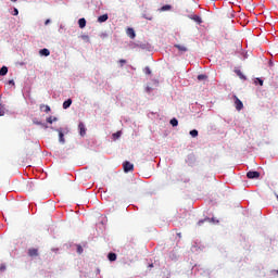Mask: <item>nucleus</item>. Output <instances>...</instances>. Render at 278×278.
Returning <instances> with one entry per match:
<instances>
[{
  "label": "nucleus",
  "mask_w": 278,
  "mask_h": 278,
  "mask_svg": "<svg viewBox=\"0 0 278 278\" xmlns=\"http://www.w3.org/2000/svg\"><path fill=\"white\" fill-rule=\"evenodd\" d=\"M233 100H235V108L238 112H240V110H243L244 104L240 101V99L238 98V96H233Z\"/></svg>",
  "instance_id": "1"
},
{
  "label": "nucleus",
  "mask_w": 278,
  "mask_h": 278,
  "mask_svg": "<svg viewBox=\"0 0 278 278\" xmlns=\"http://www.w3.org/2000/svg\"><path fill=\"white\" fill-rule=\"evenodd\" d=\"M124 173H130V170H134V164L126 161L123 163Z\"/></svg>",
  "instance_id": "2"
},
{
  "label": "nucleus",
  "mask_w": 278,
  "mask_h": 278,
  "mask_svg": "<svg viewBox=\"0 0 278 278\" xmlns=\"http://www.w3.org/2000/svg\"><path fill=\"white\" fill-rule=\"evenodd\" d=\"M248 179H260V172H248Z\"/></svg>",
  "instance_id": "3"
},
{
  "label": "nucleus",
  "mask_w": 278,
  "mask_h": 278,
  "mask_svg": "<svg viewBox=\"0 0 278 278\" xmlns=\"http://www.w3.org/2000/svg\"><path fill=\"white\" fill-rule=\"evenodd\" d=\"M78 129H79V135L80 136H83V137L86 136V125H84V123L80 122L78 124Z\"/></svg>",
  "instance_id": "4"
},
{
  "label": "nucleus",
  "mask_w": 278,
  "mask_h": 278,
  "mask_svg": "<svg viewBox=\"0 0 278 278\" xmlns=\"http://www.w3.org/2000/svg\"><path fill=\"white\" fill-rule=\"evenodd\" d=\"M29 257H38V249L31 248L28 250Z\"/></svg>",
  "instance_id": "5"
},
{
  "label": "nucleus",
  "mask_w": 278,
  "mask_h": 278,
  "mask_svg": "<svg viewBox=\"0 0 278 278\" xmlns=\"http://www.w3.org/2000/svg\"><path fill=\"white\" fill-rule=\"evenodd\" d=\"M175 49H178L179 52L181 53H186L188 51V48L186 46H181V45H174Z\"/></svg>",
  "instance_id": "6"
},
{
  "label": "nucleus",
  "mask_w": 278,
  "mask_h": 278,
  "mask_svg": "<svg viewBox=\"0 0 278 278\" xmlns=\"http://www.w3.org/2000/svg\"><path fill=\"white\" fill-rule=\"evenodd\" d=\"M190 18L191 21H194V23H198V25H201V23H203V20L199 15H191Z\"/></svg>",
  "instance_id": "7"
},
{
  "label": "nucleus",
  "mask_w": 278,
  "mask_h": 278,
  "mask_svg": "<svg viewBox=\"0 0 278 278\" xmlns=\"http://www.w3.org/2000/svg\"><path fill=\"white\" fill-rule=\"evenodd\" d=\"M39 55H45V58H49V55H51V51H49V49L43 48L39 51Z\"/></svg>",
  "instance_id": "8"
},
{
  "label": "nucleus",
  "mask_w": 278,
  "mask_h": 278,
  "mask_svg": "<svg viewBox=\"0 0 278 278\" xmlns=\"http://www.w3.org/2000/svg\"><path fill=\"white\" fill-rule=\"evenodd\" d=\"M236 75L242 79V81H247V76L240 70H235Z\"/></svg>",
  "instance_id": "9"
},
{
  "label": "nucleus",
  "mask_w": 278,
  "mask_h": 278,
  "mask_svg": "<svg viewBox=\"0 0 278 278\" xmlns=\"http://www.w3.org/2000/svg\"><path fill=\"white\" fill-rule=\"evenodd\" d=\"M71 105H73V100L67 99L66 101L63 102V110H68V108H71Z\"/></svg>",
  "instance_id": "10"
},
{
  "label": "nucleus",
  "mask_w": 278,
  "mask_h": 278,
  "mask_svg": "<svg viewBox=\"0 0 278 278\" xmlns=\"http://www.w3.org/2000/svg\"><path fill=\"white\" fill-rule=\"evenodd\" d=\"M173 10V5L170 4H165L161 8V12H170Z\"/></svg>",
  "instance_id": "11"
},
{
  "label": "nucleus",
  "mask_w": 278,
  "mask_h": 278,
  "mask_svg": "<svg viewBox=\"0 0 278 278\" xmlns=\"http://www.w3.org/2000/svg\"><path fill=\"white\" fill-rule=\"evenodd\" d=\"M108 18H109L108 14L100 15L98 17V23H105V21H108Z\"/></svg>",
  "instance_id": "12"
},
{
  "label": "nucleus",
  "mask_w": 278,
  "mask_h": 278,
  "mask_svg": "<svg viewBox=\"0 0 278 278\" xmlns=\"http://www.w3.org/2000/svg\"><path fill=\"white\" fill-rule=\"evenodd\" d=\"M127 36H129V38H136V31L134 30V28L127 29Z\"/></svg>",
  "instance_id": "13"
},
{
  "label": "nucleus",
  "mask_w": 278,
  "mask_h": 278,
  "mask_svg": "<svg viewBox=\"0 0 278 278\" xmlns=\"http://www.w3.org/2000/svg\"><path fill=\"white\" fill-rule=\"evenodd\" d=\"M212 220H214V219H211L210 217H206L204 219L199 220L198 226L201 227V225H203V223H212Z\"/></svg>",
  "instance_id": "14"
},
{
  "label": "nucleus",
  "mask_w": 278,
  "mask_h": 278,
  "mask_svg": "<svg viewBox=\"0 0 278 278\" xmlns=\"http://www.w3.org/2000/svg\"><path fill=\"white\" fill-rule=\"evenodd\" d=\"M4 75H8V66H2L0 68V76L4 77Z\"/></svg>",
  "instance_id": "15"
},
{
  "label": "nucleus",
  "mask_w": 278,
  "mask_h": 278,
  "mask_svg": "<svg viewBox=\"0 0 278 278\" xmlns=\"http://www.w3.org/2000/svg\"><path fill=\"white\" fill-rule=\"evenodd\" d=\"M78 25L80 27V29H84V27H86V18H80L78 20Z\"/></svg>",
  "instance_id": "16"
},
{
  "label": "nucleus",
  "mask_w": 278,
  "mask_h": 278,
  "mask_svg": "<svg viewBox=\"0 0 278 278\" xmlns=\"http://www.w3.org/2000/svg\"><path fill=\"white\" fill-rule=\"evenodd\" d=\"M108 258L110 262H116V253H109Z\"/></svg>",
  "instance_id": "17"
},
{
  "label": "nucleus",
  "mask_w": 278,
  "mask_h": 278,
  "mask_svg": "<svg viewBox=\"0 0 278 278\" xmlns=\"http://www.w3.org/2000/svg\"><path fill=\"white\" fill-rule=\"evenodd\" d=\"M42 108L45 109L43 112H46L47 114H49V112H51V106L41 104L40 110H42Z\"/></svg>",
  "instance_id": "18"
},
{
  "label": "nucleus",
  "mask_w": 278,
  "mask_h": 278,
  "mask_svg": "<svg viewBox=\"0 0 278 278\" xmlns=\"http://www.w3.org/2000/svg\"><path fill=\"white\" fill-rule=\"evenodd\" d=\"M169 123L172 127H177V125H179V121H177V118H172Z\"/></svg>",
  "instance_id": "19"
},
{
  "label": "nucleus",
  "mask_w": 278,
  "mask_h": 278,
  "mask_svg": "<svg viewBox=\"0 0 278 278\" xmlns=\"http://www.w3.org/2000/svg\"><path fill=\"white\" fill-rule=\"evenodd\" d=\"M59 141L64 143V132L62 130H59Z\"/></svg>",
  "instance_id": "20"
},
{
  "label": "nucleus",
  "mask_w": 278,
  "mask_h": 278,
  "mask_svg": "<svg viewBox=\"0 0 278 278\" xmlns=\"http://www.w3.org/2000/svg\"><path fill=\"white\" fill-rule=\"evenodd\" d=\"M190 136H192V138H197V136H199V130L197 129L191 130Z\"/></svg>",
  "instance_id": "21"
},
{
  "label": "nucleus",
  "mask_w": 278,
  "mask_h": 278,
  "mask_svg": "<svg viewBox=\"0 0 278 278\" xmlns=\"http://www.w3.org/2000/svg\"><path fill=\"white\" fill-rule=\"evenodd\" d=\"M53 121H58V117H48L47 118V123H49L50 125L53 124Z\"/></svg>",
  "instance_id": "22"
},
{
  "label": "nucleus",
  "mask_w": 278,
  "mask_h": 278,
  "mask_svg": "<svg viewBox=\"0 0 278 278\" xmlns=\"http://www.w3.org/2000/svg\"><path fill=\"white\" fill-rule=\"evenodd\" d=\"M118 63H119V66H121V67H124L125 64H127V60L122 59V60L118 61Z\"/></svg>",
  "instance_id": "23"
},
{
  "label": "nucleus",
  "mask_w": 278,
  "mask_h": 278,
  "mask_svg": "<svg viewBox=\"0 0 278 278\" xmlns=\"http://www.w3.org/2000/svg\"><path fill=\"white\" fill-rule=\"evenodd\" d=\"M198 79H199V81H203V79H207V76L200 74V75H198Z\"/></svg>",
  "instance_id": "24"
},
{
  "label": "nucleus",
  "mask_w": 278,
  "mask_h": 278,
  "mask_svg": "<svg viewBox=\"0 0 278 278\" xmlns=\"http://www.w3.org/2000/svg\"><path fill=\"white\" fill-rule=\"evenodd\" d=\"M77 253L79 254L84 253V248H81V245L77 247Z\"/></svg>",
  "instance_id": "25"
},
{
  "label": "nucleus",
  "mask_w": 278,
  "mask_h": 278,
  "mask_svg": "<svg viewBox=\"0 0 278 278\" xmlns=\"http://www.w3.org/2000/svg\"><path fill=\"white\" fill-rule=\"evenodd\" d=\"M144 71H146V75H151V68L146 67Z\"/></svg>",
  "instance_id": "26"
},
{
  "label": "nucleus",
  "mask_w": 278,
  "mask_h": 278,
  "mask_svg": "<svg viewBox=\"0 0 278 278\" xmlns=\"http://www.w3.org/2000/svg\"><path fill=\"white\" fill-rule=\"evenodd\" d=\"M13 16H18V9L13 10Z\"/></svg>",
  "instance_id": "27"
},
{
  "label": "nucleus",
  "mask_w": 278,
  "mask_h": 278,
  "mask_svg": "<svg viewBox=\"0 0 278 278\" xmlns=\"http://www.w3.org/2000/svg\"><path fill=\"white\" fill-rule=\"evenodd\" d=\"M121 134H122L121 131H117V132L113 134V137L118 138L121 136Z\"/></svg>",
  "instance_id": "28"
},
{
  "label": "nucleus",
  "mask_w": 278,
  "mask_h": 278,
  "mask_svg": "<svg viewBox=\"0 0 278 278\" xmlns=\"http://www.w3.org/2000/svg\"><path fill=\"white\" fill-rule=\"evenodd\" d=\"M0 116H5V111L4 110H0Z\"/></svg>",
  "instance_id": "29"
},
{
  "label": "nucleus",
  "mask_w": 278,
  "mask_h": 278,
  "mask_svg": "<svg viewBox=\"0 0 278 278\" xmlns=\"http://www.w3.org/2000/svg\"><path fill=\"white\" fill-rule=\"evenodd\" d=\"M152 90H153V88H151V87H147V88H146V91H147V92H151Z\"/></svg>",
  "instance_id": "30"
},
{
  "label": "nucleus",
  "mask_w": 278,
  "mask_h": 278,
  "mask_svg": "<svg viewBox=\"0 0 278 278\" xmlns=\"http://www.w3.org/2000/svg\"><path fill=\"white\" fill-rule=\"evenodd\" d=\"M258 84H260V86H264V80L258 79Z\"/></svg>",
  "instance_id": "31"
},
{
  "label": "nucleus",
  "mask_w": 278,
  "mask_h": 278,
  "mask_svg": "<svg viewBox=\"0 0 278 278\" xmlns=\"http://www.w3.org/2000/svg\"><path fill=\"white\" fill-rule=\"evenodd\" d=\"M51 23V20H47L46 22H45V25H49Z\"/></svg>",
  "instance_id": "32"
},
{
  "label": "nucleus",
  "mask_w": 278,
  "mask_h": 278,
  "mask_svg": "<svg viewBox=\"0 0 278 278\" xmlns=\"http://www.w3.org/2000/svg\"><path fill=\"white\" fill-rule=\"evenodd\" d=\"M10 86H14V80H9Z\"/></svg>",
  "instance_id": "33"
},
{
  "label": "nucleus",
  "mask_w": 278,
  "mask_h": 278,
  "mask_svg": "<svg viewBox=\"0 0 278 278\" xmlns=\"http://www.w3.org/2000/svg\"><path fill=\"white\" fill-rule=\"evenodd\" d=\"M101 274V269H97V275H100Z\"/></svg>",
  "instance_id": "34"
},
{
  "label": "nucleus",
  "mask_w": 278,
  "mask_h": 278,
  "mask_svg": "<svg viewBox=\"0 0 278 278\" xmlns=\"http://www.w3.org/2000/svg\"><path fill=\"white\" fill-rule=\"evenodd\" d=\"M0 270H5V266L0 267Z\"/></svg>",
  "instance_id": "35"
},
{
  "label": "nucleus",
  "mask_w": 278,
  "mask_h": 278,
  "mask_svg": "<svg viewBox=\"0 0 278 278\" xmlns=\"http://www.w3.org/2000/svg\"><path fill=\"white\" fill-rule=\"evenodd\" d=\"M148 21H152L153 20V17H146Z\"/></svg>",
  "instance_id": "36"
},
{
  "label": "nucleus",
  "mask_w": 278,
  "mask_h": 278,
  "mask_svg": "<svg viewBox=\"0 0 278 278\" xmlns=\"http://www.w3.org/2000/svg\"><path fill=\"white\" fill-rule=\"evenodd\" d=\"M36 125H42V123H40V122H37V123H36Z\"/></svg>",
  "instance_id": "37"
},
{
  "label": "nucleus",
  "mask_w": 278,
  "mask_h": 278,
  "mask_svg": "<svg viewBox=\"0 0 278 278\" xmlns=\"http://www.w3.org/2000/svg\"><path fill=\"white\" fill-rule=\"evenodd\" d=\"M149 268H153V264H150V265H149Z\"/></svg>",
  "instance_id": "38"
},
{
  "label": "nucleus",
  "mask_w": 278,
  "mask_h": 278,
  "mask_svg": "<svg viewBox=\"0 0 278 278\" xmlns=\"http://www.w3.org/2000/svg\"><path fill=\"white\" fill-rule=\"evenodd\" d=\"M13 3H16V1H18V0H11Z\"/></svg>",
  "instance_id": "39"
}]
</instances>
